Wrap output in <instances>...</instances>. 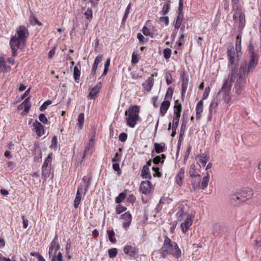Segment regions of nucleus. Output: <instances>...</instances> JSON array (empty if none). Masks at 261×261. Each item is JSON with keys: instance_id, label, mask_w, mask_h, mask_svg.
I'll return each mask as SVG.
<instances>
[{"instance_id": "1", "label": "nucleus", "mask_w": 261, "mask_h": 261, "mask_svg": "<svg viewBox=\"0 0 261 261\" xmlns=\"http://www.w3.org/2000/svg\"><path fill=\"white\" fill-rule=\"evenodd\" d=\"M253 71H248V68L240 66L238 69L236 67L231 69L229 85L234 83L233 91L239 95L241 93L246 83V77Z\"/></svg>"}, {"instance_id": "2", "label": "nucleus", "mask_w": 261, "mask_h": 261, "mask_svg": "<svg viewBox=\"0 0 261 261\" xmlns=\"http://www.w3.org/2000/svg\"><path fill=\"white\" fill-rule=\"evenodd\" d=\"M29 36L28 29L25 26L20 25L17 28L15 35L11 38L9 42L12 50V55L13 57H16L18 55L17 50L21 44H25Z\"/></svg>"}, {"instance_id": "3", "label": "nucleus", "mask_w": 261, "mask_h": 261, "mask_svg": "<svg viewBox=\"0 0 261 261\" xmlns=\"http://www.w3.org/2000/svg\"><path fill=\"white\" fill-rule=\"evenodd\" d=\"M161 250L163 253L172 255L177 258L180 257L181 254V250L177 243L172 241L167 236L164 237V243Z\"/></svg>"}, {"instance_id": "4", "label": "nucleus", "mask_w": 261, "mask_h": 261, "mask_svg": "<svg viewBox=\"0 0 261 261\" xmlns=\"http://www.w3.org/2000/svg\"><path fill=\"white\" fill-rule=\"evenodd\" d=\"M232 10L235 11L233 15L234 23L238 26V29L242 31L245 25V14L239 5V0H231Z\"/></svg>"}, {"instance_id": "5", "label": "nucleus", "mask_w": 261, "mask_h": 261, "mask_svg": "<svg viewBox=\"0 0 261 261\" xmlns=\"http://www.w3.org/2000/svg\"><path fill=\"white\" fill-rule=\"evenodd\" d=\"M139 107L138 106L129 107L127 111L125 112L126 116L125 121L126 125L129 127L134 128L139 120Z\"/></svg>"}, {"instance_id": "6", "label": "nucleus", "mask_w": 261, "mask_h": 261, "mask_svg": "<svg viewBox=\"0 0 261 261\" xmlns=\"http://www.w3.org/2000/svg\"><path fill=\"white\" fill-rule=\"evenodd\" d=\"M248 50L249 60L246 64L241 65V66L248 68L249 72L253 71L258 64V55L255 53L254 47L251 44L248 45Z\"/></svg>"}, {"instance_id": "7", "label": "nucleus", "mask_w": 261, "mask_h": 261, "mask_svg": "<svg viewBox=\"0 0 261 261\" xmlns=\"http://www.w3.org/2000/svg\"><path fill=\"white\" fill-rule=\"evenodd\" d=\"M230 89V85H229L228 80L226 79L224 81L221 89L218 92V95L222 94L223 99L226 103H229L231 99Z\"/></svg>"}, {"instance_id": "8", "label": "nucleus", "mask_w": 261, "mask_h": 261, "mask_svg": "<svg viewBox=\"0 0 261 261\" xmlns=\"http://www.w3.org/2000/svg\"><path fill=\"white\" fill-rule=\"evenodd\" d=\"M181 111V105L178 103V100L175 101L174 106V115L172 121V126L174 128L178 127L180 113Z\"/></svg>"}, {"instance_id": "9", "label": "nucleus", "mask_w": 261, "mask_h": 261, "mask_svg": "<svg viewBox=\"0 0 261 261\" xmlns=\"http://www.w3.org/2000/svg\"><path fill=\"white\" fill-rule=\"evenodd\" d=\"M194 219V216L189 214L187 216L184 222L182 223L180 225V228L183 233L185 234L188 230L189 228L192 225Z\"/></svg>"}, {"instance_id": "10", "label": "nucleus", "mask_w": 261, "mask_h": 261, "mask_svg": "<svg viewBox=\"0 0 261 261\" xmlns=\"http://www.w3.org/2000/svg\"><path fill=\"white\" fill-rule=\"evenodd\" d=\"M152 189L150 181L148 180L143 181L140 184V189L141 192L144 194H149Z\"/></svg>"}, {"instance_id": "11", "label": "nucleus", "mask_w": 261, "mask_h": 261, "mask_svg": "<svg viewBox=\"0 0 261 261\" xmlns=\"http://www.w3.org/2000/svg\"><path fill=\"white\" fill-rule=\"evenodd\" d=\"M121 219L122 220L123 227L125 229H127V228L130 226L132 220V216L129 212H126L121 215Z\"/></svg>"}, {"instance_id": "12", "label": "nucleus", "mask_w": 261, "mask_h": 261, "mask_svg": "<svg viewBox=\"0 0 261 261\" xmlns=\"http://www.w3.org/2000/svg\"><path fill=\"white\" fill-rule=\"evenodd\" d=\"M239 192L240 194V196L244 201L251 198L253 195V190L248 188H244Z\"/></svg>"}, {"instance_id": "13", "label": "nucleus", "mask_w": 261, "mask_h": 261, "mask_svg": "<svg viewBox=\"0 0 261 261\" xmlns=\"http://www.w3.org/2000/svg\"><path fill=\"white\" fill-rule=\"evenodd\" d=\"M123 251L125 254L131 257H135L138 253L137 248L129 245L124 246Z\"/></svg>"}, {"instance_id": "14", "label": "nucleus", "mask_w": 261, "mask_h": 261, "mask_svg": "<svg viewBox=\"0 0 261 261\" xmlns=\"http://www.w3.org/2000/svg\"><path fill=\"white\" fill-rule=\"evenodd\" d=\"M33 126L34 130L35 131L38 137H41L44 134V126L37 120H35L33 123Z\"/></svg>"}, {"instance_id": "15", "label": "nucleus", "mask_w": 261, "mask_h": 261, "mask_svg": "<svg viewBox=\"0 0 261 261\" xmlns=\"http://www.w3.org/2000/svg\"><path fill=\"white\" fill-rule=\"evenodd\" d=\"M239 192L231 194L230 196V202L234 206H238L242 202H244L241 197L240 196Z\"/></svg>"}, {"instance_id": "16", "label": "nucleus", "mask_w": 261, "mask_h": 261, "mask_svg": "<svg viewBox=\"0 0 261 261\" xmlns=\"http://www.w3.org/2000/svg\"><path fill=\"white\" fill-rule=\"evenodd\" d=\"M235 52L233 48H230L228 49L227 50V57L229 60V64L228 65V68L229 70H231V66L234 64L235 61ZM233 68H232V69Z\"/></svg>"}, {"instance_id": "17", "label": "nucleus", "mask_w": 261, "mask_h": 261, "mask_svg": "<svg viewBox=\"0 0 261 261\" xmlns=\"http://www.w3.org/2000/svg\"><path fill=\"white\" fill-rule=\"evenodd\" d=\"M191 177V190L195 191L200 187L201 176L200 174H197L196 175H195V176Z\"/></svg>"}, {"instance_id": "18", "label": "nucleus", "mask_w": 261, "mask_h": 261, "mask_svg": "<svg viewBox=\"0 0 261 261\" xmlns=\"http://www.w3.org/2000/svg\"><path fill=\"white\" fill-rule=\"evenodd\" d=\"M83 187L81 185L77 188L76 196L74 200V206L75 208L79 207L80 203H81L82 199V194L81 192L83 191Z\"/></svg>"}, {"instance_id": "19", "label": "nucleus", "mask_w": 261, "mask_h": 261, "mask_svg": "<svg viewBox=\"0 0 261 261\" xmlns=\"http://www.w3.org/2000/svg\"><path fill=\"white\" fill-rule=\"evenodd\" d=\"M170 105V102L169 100H165L161 105L160 108V113L162 117L165 116L167 113Z\"/></svg>"}, {"instance_id": "20", "label": "nucleus", "mask_w": 261, "mask_h": 261, "mask_svg": "<svg viewBox=\"0 0 261 261\" xmlns=\"http://www.w3.org/2000/svg\"><path fill=\"white\" fill-rule=\"evenodd\" d=\"M218 106V103L216 101H213L211 103L208 108L209 114L208 119L210 121L212 119L213 114L216 112Z\"/></svg>"}, {"instance_id": "21", "label": "nucleus", "mask_w": 261, "mask_h": 261, "mask_svg": "<svg viewBox=\"0 0 261 261\" xmlns=\"http://www.w3.org/2000/svg\"><path fill=\"white\" fill-rule=\"evenodd\" d=\"M209 160V156L207 154L203 153L198 157L197 163L200 167H204Z\"/></svg>"}, {"instance_id": "22", "label": "nucleus", "mask_w": 261, "mask_h": 261, "mask_svg": "<svg viewBox=\"0 0 261 261\" xmlns=\"http://www.w3.org/2000/svg\"><path fill=\"white\" fill-rule=\"evenodd\" d=\"M154 85V79L152 77H149L145 83L143 84V86L145 90L149 91L151 90Z\"/></svg>"}, {"instance_id": "23", "label": "nucleus", "mask_w": 261, "mask_h": 261, "mask_svg": "<svg viewBox=\"0 0 261 261\" xmlns=\"http://www.w3.org/2000/svg\"><path fill=\"white\" fill-rule=\"evenodd\" d=\"M141 176L144 179H151V176L149 172V169L148 167L146 165H144L143 167L142 170L141 171Z\"/></svg>"}, {"instance_id": "24", "label": "nucleus", "mask_w": 261, "mask_h": 261, "mask_svg": "<svg viewBox=\"0 0 261 261\" xmlns=\"http://www.w3.org/2000/svg\"><path fill=\"white\" fill-rule=\"evenodd\" d=\"M182 85H181V96L182 97L185 95L188 86V79L184 77V75L181 76Z\"/></svg>"}, {"instance_id": "25", "label": "nucleus", "mask_w": 261, "mask_h": 261, "mask_svg": "<svg viewBox=\"0 0 261 261\" xmlns=\"http://www.w3.org/2000/svg\"><path fill=\"white\" fill-rule=\"evenodd\" d=\"M184 18V14H178L176 19L173 22V25L176 29H178L181 25Z\"/></svg>"}, {"instance_id": "26", "label": "nucleus", "mask_w": 261, "mask_h": 261, "mask_svg": "<svg viewBox=\"0 0 261 261\" xmlns=\"http://www.w3.org/2000/svg\"><path fill=\"white\" fill-rule=\"evenodd\" d=\"M209 180H210V175H209L208 173L207 172L206 175L202 178V181L201 182H200L199 188H200L202 190L204 189L206 187H207Z\"/></svg>"}, {"instance_id": "27", "label": "nucleus", "mask_w": 261, "mask_h": 261, "mask_svg": "<svg viewBox=\"0 0 261 261\" xmlns=\"http://www.w3.org/2000/svg\"><path fill=\"white\" fill-rule=\"evenodd\" d=\"M203 111V102L200 100L197 104L196 107V118L198 119L201 117V113Z\"/></svg>"}, {"instance_id": "28", "label": "nucleus", "mask_w": 261, "mask_h": 261, "mask_svg": "<svg viewBox=\"0 0 261 261\" xmlns=\"http://www.w3.org/2000/svg\"><path fill=\"white\" fill-rule=\"evenodd\" d=\"M99 89L100 86H99L98 85L95 86L91 89L88 95V97L89 99H92L99 92Z\"/></svg>"}, {"instance_id": "29", "label": "nucleus", "mask_w": 261, "mask_h": 261, "mask_svg": "<svg viewBox=\"0 0 261 261\" xmlns=\"http://www.w3.org/2000/svg\"><path fill=\"white\" fill-rule=\"evenodd\" d=\"M224 227L219 224H215L213 227V233L215 236H218L223 231Z\"/></svg>"}, {"instance_id": "30", "label": "nucleus", "mask_w": 261, "mask_h": 261, "mask_svg": "<svg viewBox=\"0 0 261 261\" xmlns=\"http://www.w3.org/2000/svg\"><path fill=\"white\" fill-rule=\"evenodd\" d=\"M51 168L42 167L41 174L44 177L43 182L46 180V179L49 176Z\"/></svg>"}, {"instance_id": "31", "label": "nucleus", "mask_w": 261, "mask_h": 261, "mask_svg": "<svg viewBox=\"0 0 261 261\" xmlns=\"http://www.w3.org/2000/svg\"><path fill=\"white\" fill-rule=\"evenodd\" d=\"M184 170L181 168L176 176V181L179 186H181L182 184V180L184 178Z\"/></svg>"}, {"instance_id": "32", "label": "nucleus", "mask_w": 261, "mask_h": 261, "mask_svg": "<svg viewBox=\"0 0 261 261\" xmlns=\"http://www.w3.org/2000/svg\"><path fill=\"white\" fill-rule=\"evenodd\" d=\"M84 123V114L81 113L79 114L77 118V123L76 124V127L79 129H81L83 128V124Z\"/></svg>"}, {"instance_id": "33", "label": "nucleus", "mask_w": 261, "mask_h": 261, "mask_svg": "<svg viewBox=\"0 0 261 261\" xmlns=\"http://www.w3.org/2000/svg\"><path fill=\"white\" fill-rule=\"evenodd\" d=\"M22 106L24 108V112L28 113L31 107L30 98L28 97L22 103Z\"/></svg>"}, {"instance_id": "34", "label": "nucleus", "mask_w": 261, "mask_h": 261, "mask_svg": "<svg viewBox=\"0 0 261 261\" xmlns=\"http://www.w3.org/2000/svg\"><path fill=\"white\" fill-rule=\"evenodd\" d=\"M154 150L156 153H160L161 152H163L165 151V143H155L154 144Z\"/></svg>"}, {"instance_id": "35", "label": "nucleus", "mask_w": 261, "mask_h": 261, "mask_svg": "<svg viewBox=\"0 0 261 261\" xmlns=\"http://www.w3.org/2000/svg\"><path fill=\"white\" fill-rule=\"evenodd\" d=\"M165 158L166 156L165 154H162L161 155H157L155 157H154L152 161L156 165H159L160 163L162 164L164 163Z\"/></svg>"}, {"instance_id": "36", "label": "nucleus", "mask_w": 261, "mask_h": 261, "mask_svg": "<svg viewBox=\"0 0 261 261\" xmlns=\"http://www.w3.org/2000/svg\"><path fill=\"white\" fill-rule=\"evenodd\" d=\"M53 160V154L50 153L48 154L47 158L45 159L43 165L42 167L51 168V164Z\"/></svg>"}, {"instance_id": "37", "label": "nucleus", "mask_w": 261, "mask_h": 261, "mask_svg": "<svg viewBox=\"0 0 261 261\" xmlns=\"http://www.w3.org/2000/svg\"><path fill=\"white\" fill-rule=\"evenodd\" d=\"M170 9V2L168 1L167 2L164 3V5L163 6L161 13L163 15H166L168 12L169 11Z\"/></svg>"}, {"instance_id": "38", "label": "nucleus", "mask_w": 261, "mask_h": 261, "mask_svg": "<svg viewBox=\"0 0 261 261\" xmlns=\"http://www.w3.org/2000/svg\"><path fill=\"white\" fill-rule=\"evenodd\" d=\"M82 180L84 181V184H85V190H84L85 193H84V194H85L88 191V189L90 185V177L87 176H84L83 177Z\"/></svg>"}, {"instance_id": "39", "label": "nucleus", "mask_w": 261, "mask_h": 261, "mask_svg": "<svg viewBox=\"0 0 261 261\" xmlns=\"http://www.w3.org/2000/svg\"><path fill=\"white\" fill-rule=\"evenodd\" d=\"M143 34L146 36H150L151 38L154 37V33L151 32L150 29L144 26L142 29Z\"/></svg>"}, {"instance_id": "40", "label": "nucleus", "mask_w": 261, "mask_h": 261, "mask_svg": "<svg viewBox=\"0 0 261 261\" xmlns=\"http://www.w3.org/2000/svg\"><path fill=\"white\" fill-rule=\"evenodd\" d=\"M107 234L108 235L110 241L112 243H115L116 242V239L115 238V232L113 230H107Z\"/></svg>"}, {"instance_id": "41", "label": "nucleus", "mask_w": 261, "mask_h": 261, "mask_svg": "<svg viewBox=\"0 0 261 261\" xmlns=\"http://www.w3.org/2000/svg\"><path fill=\"white\" fill-rule=\"evenodd\" d=\"M58 251H56V250H55V249H54V248L49 247L48 255H49V257L50 258H51V260L54 259V261H56V257L58 253V252H57Z\"/></svg>"}, {"instance_id": "42", "label": "nucleus", "mask_w": 261, "mask_h": 261, "mask_svg": "<svg viewBox=\"0 0 261 261\" xmlns=\"http://www.w3.org/2000/svg\"><path fill=\"white\" fill-rule=\"evenodd\" d=\"M241 38L239 36H237L236 38V49L237 51V56L241 51Z\"/></svg>"}, {"instance_id": "43", "label": "nucleus", "mask_w": 261, "mask_h": 261, "mask_svg": "<svg viewBox=\"0 0 261 261\" xmlns=\"http://www.w3.org/2000/svg\"><path fill=\"white\" fill-rule=\"evenodd\" d=\"M172 201V199L168 197H163L160 200L159 203L158 204L157 207L159 206L160 204H170Z\"/></svg>"}, {"instance_id": "44", "label": "nucleus", "mask_w": 261, "mask_h": 261, "mask_svg": "<svg viewBox=\"0 0 261 261\" xmlns=\"http://www.w3.org/2000/svg\"><path fill=\"white\" fill-rule=\"evenodd\" d=\"M186 124H187V118L184 119V117H183L182 119V123L180 127V137H181L182 136H183L184 134L185 133L186 128Z\"/></svg>"}, {"instance_id": "45", "label": "nucleus", "mask_w": 261, "mask_h": 261, "mask_svg": "<svg viewBox=\"0 0 261 261\" xmlns=\"http://www.w3.org/2000/svg\"><path fill=\"white\" fill-rule=\"evenodd\" d=\"M94 145V139L91 138L89 140L87 146L85 149L84 156H85L86 154L89 151V150L93 147Z\"/></svg>"}, {"instance_id": "46", "label": "nucleus", "mask_w": 261, "mask_h": 261, "mask_svg": "<svg viewBox=\"0 0 261 261\" xmlns=\"http://www.w3.org/2000/svg\"><path fill=\"white\" fill-rule=\"evenodd\" d=\"M117 249L116 248H113L110 249L108 250V255L110 258H113L116 256L117 254Z\"/></svg>"}, {"instance_id": "47", "label": "nucleus", "mask_w": 261, "mask_h": 261, "mask_svg": "<svg viewBox=\"0 0 261 261\" xmlns=\"http://www.w3.org/2000/svg\"><path fill=\"white\" fill-rule=\"evenodd\" d=\"M81 75V71L79 69L78 67L75 66L74 67V70H73V77L74 79V80L76 81L77 80H79L80 77Z\"/></svg>"}, {"instance_id": "48", "label": "nucleus", "mask_w": 261, "mask_h": 261, "mask_svg": "<svg viewBox=\"0 0 261 261\" xmlns=\"http://www.w3.org/2000/svg\"><path fill=\"white\" fill-rule=\"evenodd\" d=\"M126 197L125 194L124 193H120L119 195L115 198V202L116 203H120L123 200H124Z\"/></svg>"}, {"instance_id": "49", "label": "nucleus", "mask_w": 261, "mask_h": 261, "mask_svg": "<svg viewBox=\"0 0 261 261\" xmlns=\"http://www.w3.org/2000/svg\"><path fill=\"white\" fill-rule=\"evenodd\" d=\"M84 15L87 19H91L93 16L92 10L91 8H88L84 13Z\"/></svg>"}, {"instance_id": "50", "label": "nucleus", "mask_w": 261, "mask_h": 261, "mask_svg": "<svg viewBox=\"0 0 261 261\" xmlns=\"http://www.w3.org/2000/svg\"><path fill=\"white\" fill-rule=\"evenodd\" d=\"M173 94V90L171 87H169L167 91L166 92V95H165V100H169L170 101V99H171L172 95Z\"/></svg>"}, {"instance_id": "51", "label": "nucleus", "mask_w": 261, "mask_h": 261, "mask_svg": "<svg viewBox=\"0 0 261 261\" xmlns=\"http://www.w3.org/2000/svg\"><path fill=\"white\" fill-rule=\"evenodd\" d=\"M57 144H58L57 137L55 136L52 138L51 145L50 146V147L51 148L55 150L57 148Z\"/></svg>"}, {"instance_id": "52", "label": "nucleus", "mask_w": 261, "mask_h": 261, "mask_svg": "<svg viewBox=\"0 0 261 261\" xmlns=\"http://www.w3.org/2000/svg\"><path fill=\"white\" fill-rule=\"evenodd\" d=\"M171 49H170L169 48H166L164 49L163 51V54H164V57L166 59H168L170 58L171 55Z\"/></svg>"}, {"instance_id": "53", "label": "nucleus", "mask_w": 261, "mask_h": 261, "mask_svg": "<svg viewBox=\"0 0 261 261\" xmlns=\"http://www.w3.org/2000/svg\"><path fill=\"white\" fill-rule=\"evenodd\" d=\"M49 248H54L56 251H59L60 248V244L57 243V242H55V241H52L50 243Z\"/></svg>"}, {"instance_id": "54", "label": "nucleus", "mask_w": 261, "mask_h": 261, "mask_svg": "<svg viewBox=\"0 0 261 261\" xmlns=\"http://www.w3.org/2000/svg\"><path fill=\"white\" fill-rule=\"evenodd\" d=\"M127 210L126 207L122 206L121 205H118L116 207V213L120 214L122 212L125 211Z\"/></svg>"}, {"instance_id": "55", "label": "nucleus", "mask_w": 261, "mask_h": 261, "mask_svg": "<svg viewBox=\"0 0 261 261\" xmlns=\"http://www.w3.org/2000/svg\"><path fill=\"white\" fill-rule=\"evenodd\" d=\"M30 23L32 25H38L39 26L42 25V23L40 22L35 16H33V17L30 20Z\"/></svg>"}, {"instance_id": "56", "label": "nucleus", "mask_w": 261, "mask_h": 261, "mask_svg": "<svg viewBox=\"0 0 261 261\" xmlns=\"http://www.w3.org/2000/svg\"><path fill=\"white\" fill-rule=\"evenodd\" d=\"M39 119L41 122H42L44 124H47L48 123V119L46 117L45 115L43 113H41L39 115Z\"/></svg>"}, {"instance_id": "57", "label": "nucleus", "mask_w": 261, "mask_h": 261, "mask_svg": "<svg viewBox=\"0 0 261 261\" xmlns=\"http://www.w3.org/2000/svg\"><path fill=\"white\" fill-rule=\"evenodd\" d=\"M52 103L51 101L48 100L45 101L40 107V111H44L47 107L50 105Z\"/></svg>"}, {"instance_id": "58", "label": "nucleus", "mask_w": 261, "mask_h": 261, "mask_svg": "<svg viewBox=\"0 0 261 261\" xmlns=\"http://www.w3.org/2000/svg\"><path fill=\"white\" fill-rule=\"evenodd\" d=\"M185 212L183 210V207H179V210L178 211L176 215L178 220H181Z\"/></svg>"}, {"instance_id": "59", "label": "nucleus", "mask_w": 261, "mask_h": 261, "mask_svg": "<svg viewBox=\"0 0 261 261\" xmlns=\"http://www.w3.org/2000/svg\"><path fill=\"white\" fill-rule=\"evenodd\" d=\"M137 38L138 39L139 42L142 44H143L145 42H147L148 41V39H146L140 33H138L137 34Z\"/></svg>"}, {"instance_id": "60", "label": "nucleus", "mask_w": 261, "mask_h": 261, "mask_svg": "<svg viewBox=\"0 0 261 261\" xmlns=\"http://www.w3.org/2000/svg\"><path fill=\"white\" fill-rule=\"evenodd\" d=\"M113 169L114 171L117 172L118 175L121 174V170L120 168L119 165L117 162H115L113 164Z\"/></svg>"}, {"instance_id": "61", "label": "nucleus", "mask_w": 261, "mask_h": 261, "mask_svg": "<svg viewBox=\"0 0 261 261\" xmlns=\"http://www.w3.org/2000/svg\"><path fill=\"white\" fill-rule=\"evenodd\" d=\"M195 166L194 164H192L191 165L190 170H189V175L190 177L195 176V175H196L197 174H196L195 170Z\"/></svg>"}, {"instance_id": "62", "label": "nucleus", "mask_w": 261, "mask_h": 261, "mask_svg": "<svg viewBox=\"0 0 261 261\" xmlns=\"http://www.w3.org/2000/svg\"><path fill=\"white\" fill-rule=\"evenodd\" d=\"M118 138L120 141L124 142L127 140V135L125 133H122L119 135Z\"/></svg>"}, {"instance_id": "63", "label": "nucleus", "mask_w": 261, "mask_h": 261, "mask_svg": "<svg viewBox=\"0 0 261 261\" xmlns=\"http://www.w3.org/2000/svg\"><path fill=\"white\" fill-rule=\"evenodd\" d=\"M71 245V242L70 241V240L68 239L67 241V243H66V244L65 246V251H66V254H69Z\"/></svg>"}, {"instance_id": "64", "label": "nucleus", "mask_w": 261, "mask_h": 261, "mask_svg": "<svg viewBox=\"0 0 261 261\" xmlns=\"http://www.w3.org/2000/svg\"><path fill=\"white\" fill-rule=\"evenodd\" d=\"M139 61L138 55L135 53H133L132 56V63L133 64H137Z\"/></svg>"}]
</instances>
